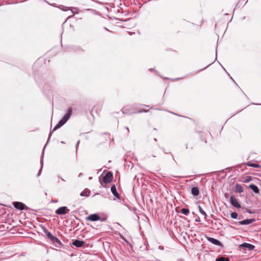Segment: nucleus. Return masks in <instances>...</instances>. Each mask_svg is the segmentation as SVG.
<instances>
[{
  "mask_svg": "<svg viewBox=\"0 0 261 261\" xmlns=\"http://www.w3.org/2000/svg\"><path fill=\"white\" fill-rule=\"evenodd\" d=\"M72 108H69L67 110V113L64 115L62 119L59 121L58 124L55 126V127L53 129V131H55L58 128H60L68 120V119L70 118L72 114Z\"/></svg>",
  "mask_w": 261,
  "mask_h": 261,
  "instance_id": "1",
  "label": "nucleus"
},
{
  "mask_svg": "<svg viewBox=\"0 0 261 261\" xmlns=\"http://www.w3.org/2000/svg\"><path fill=\"white\" fill-rule=\"evenodd\" d=\"M69 210L66 206H61L56 211V213L58 215H65L68 213Z\"/></svg>",
  "mask_w": 261,
  "mask_h": 261,
  "instance_id": "2",
  "label": "nucleus"
},
{
  "mask_svg": "<svg viewBox=\"0 0 261 261\" xmlns=\"http://www.w3.org/2000/svg\"><path fill=\"white\" fill-rule=\"evenodd\" d=\"M46 235L47 236V237L54 243H57L59 245H60L61 243V242L59 240V239H58L57 237H56L55 236H53L50 232H48L47 231L46 232Z\"/></svg>",
  "mask_w": 261,
  "mask_h": 261,
  "instance_id": "3",
  "label": "nucleus"
},
{
  "mask_svg": "<svg viewBox=\"0 0 261 261\" xmlns=\"http://www.w3.org/2000/svg\"><path fill=\"white\" fill-rule=\"evenodd\" d=\"M113 178V174L111 172L107 173L103 178V181L105 183L108 184L110 182Z\"/></svg>",
  "mask_w": 261,
  "mask_h": 261,
  "instance_id": "4",
  "label": "nucleus"
},
{
  "mask_svg": "<svg viewBox=\"0 0 261 261\" xmlns=\"http://www.w3.org/2000/svg\"><path fill=\"white\" fill-rule=\"evenodd\" d=\"M230 202L231 204L234 207L237 208H240L241 205L239 203L237 198L233 196H231L230 197Z\"/></svg>",
  "mask_w": 261,
  "mask_h": 261,
  "instance_id": "5",
  "label": "nucleus"
},
{
  "mask_svg": "<svg viewBox=\"0 0 261 261\" xmlns=\"http://www.w3.org/2000/svg\"><path fill=\"white\" fill-rule=\"evenodd\" d=\"M100 219V217L96 214H91L86 218L87 220L91 221H96Z\"/></svg>",
  "mask_w": 261,
  "mask_h": 261,
  "instance_id": "6",
  "label": "nucleus"
},
{
  "mask_svg": "<svg viewBox=\"0 0 261 261\" xmlns=\"http://www.w3.org/2000/svg\"><path fill=\"white\" fill-rule=\"evenodd\" d=\"M14 206L18 210H23L24 209L25 205L20 202H14L13 203Z\"/></svg>",
  "mask_w": 261,
  "mask_h": 261,
  "instance_id": "7",
  "label": "nucleus"
},
{
  "mask_svg": "<svg viewBox=\"0 0 261 261\" xmlns=\"http://www.w3.org/2000/svg\"><path fill=\"white\" fill-rule=\"evenodd\" d=\"M207 239L210 242L212 243V244H213L214 245H217L219 246H222V243L218 240H216L214 238H211V237H207Z\"/></svg>",
  "mask_w": 261,
  "mask_h": 261,
  "instance_id": "8",
  "label": "nucleus"
},
{
  "mask_svg": "<svg viewBox=\"0 0 261 261\" xmlns=\"http://www.w3.org/2000/svg\"><path fill=\"white\" fill-rule=\"evenodd\" d=\"M254 221L253 219H247L237 222L239 225H248Z\"/></svg>",
  "mask_w": 261,
  "mask_h": 261,
  "instance_id": "9",
  "label": "nucleus"
},
{
  "mask_svg": "<svg viewBox=\"0 0 261 261\" xmlns=\"http://www.w3.org/2000/svg\"><path fill=\"white\" fill-rule=\"evenodd\" d=\"M242 247H245L247 248L248 250L251 251L253 250L255 247L253 245L247 243H244L240 245Z\"/></svg>",
  "mask_w": 261,
  "mask_h": 261,
  "instance_id": "10",
  "label": "nucleus"
},
{
  "mask_svg": "<svg viewBox=\"0 0 261 261\" xmlns=\"http://www.w3.org/2000/svg\"><path fill=\"white\" fill-rule=\"evenodd\" d=\"M84 242L83 241H80L78 240H75L72 243V244L77 247H82L84 245Z\"/></svg>",
  "mask_w": 261,
  "mask_h": 261,
  "instance_id": "11",
  "label": "nucleus"
},
{
  "mask_svg": "<svg viewBox=\"0 0 261 261\" xmlns=\"http://www.w3.org/2000/svg\"><path fill=\"white\" fill-rule=\"evenodd\" d=\"M234 191L241 193L244 191V189L241 185L237 184L234 187Z\"/></svg>",
  "mask_w": 261,
  "mask_h": 261,
  "instance_id": "12",
  "label": "nucleus"
},
{
  "mask_svg": "<svg viewBox=\"0 0 261 261\" xmlns=\"http://www.w3.org/2000/svg\"><path fill=\"white\" fill-rule=\"evenodd\" d=\"M111 191L115 196H116L117 198H119V195L117 193L116 188L114 185L111 187Z\"/></svg>",
  "mask_w": 261,
  "mask_h": 261,
  "instance_id": "13",
  "label": "nucleus"
},
{
  "mask_svg": "<svg viewBox=\"0 0 261 261\" xmlns=\"http://www.w3.org/2000/svg\"><path fill=\"white\" fill-rule=\"evenodd\" d=\"M249 188L251 189L255 193H259V191L258 188V187L254 185V184H251L249 186Z\"/></svg>",
  "mask_w": 261,
  "mask_h": 261,
  "instance_id": "14",
  "label": "nucleus"
},
{
  "mask_svg": "<svg viewBox=\"0 0 261 261\" xmlns=\"http://www.w3.org/2000/svg\"><path fill=\"white\" fill-rule=\"evenodd\" d=\"M191 193L193 194V195L195 196H198L199 194L198 188L196 187L192 188L191 190Z\"/></svg>",
  "mask_w": 261,
  "mask_h": 261,
  "instance_id": "15",
  "label": "nucleus"
},
{
  "mask_svg": "<svg viewBox=\"0 0 261 261\" xmlns=\"http://www.w3.org/2000/svg\"><path fill=\"white\" fill-rule=\"evenodd\" d=\"M71 13H72V15L70 16H69L68 17V18H70V17H71L72 16H73V15H74L75 14H77L79 13V9L76 8H73L71 10Z\"/></svg>",
  "mask_w": 261,
  "mask_h": 261,
  "instance_id": "16",
  "label": "nucleus"
},
{
  "mask_svg": "<svg viewBox=\"0 0 261 261\" xmlns=\"http://www.w3.org/2000/svg\"><path fill=\"white\" fill-rule=\"evenodd\" d=\"M122 112L123 114H130L134 113L133 112L128 111L127 110V109L126 108V107L123 108L122 110Z\"/></svg>",
  "mask_w": 261,
  "mask_h": 261,
  "instance_id": "17",
  "label": "nucleus"
},
{
  "mask_svg": "<svg viewBox=\"0 0 261 261\" xmlns=\"http://www.w3.org/2000/svg\"><path fill=\"white\" fill-rule=\"evenodd\" d=\"M216 261H229V259L228 258H226V257L222 256V257L217 258L216 259Z\"/></svg>",
  "mask_w": 261,
  "mask_h": 261,
  "instance_id": "18",
  "label": "nucleus"
},
{
  "mask_svg": "<svg viewBox=\"0 0 261 261\" xmlns=\"http://www.w3.org/2000/svg\"><path fill=\"white\" fill-rule=\"evenodd\" d=\"M181 213L186 215V216H188L189 214V209H187V208H182L181 209Z\"/></svg>",
  "mask_w": 261,
  "mask_h": 261,
  "instance_id": "19",
  "label": "nucleus"
},
{
  "mask_svg": "<svg viewBox=\"0 0 261 261\" xmlns=\"http://www.w3.org/2000/svg\"><path fill=\"white\" fill-rule=\"evenodd\" d=\"M90 192L86 191H83L81 193L80 195L81 196H88L89 195Z\"/></svg>",
  "mask_w": 261,
  "mask_h": 261,
  "instance_id": "20",
  "label": "nucleus"
},
{
  "mask_svg": "<svg viewBox=\"0 0 261 261\" xmlns=\"http://www.w3.org/2000/svg\"><path fill=\"white\" fill-rule=\"evenodd\" d=\"M199 212L202 215H204L205 217H206L207 216L206 213L202 210V208L200 206H199Z\"/></svg>",
  "mask_w": 261,
  "mask_h": 261,
  "instance_id": "21",
  "label": "nucleus"
},
{
  "mask_svg": "<svg viewBox=\"0 0 261 261\" xmlns=\"http://www.w3.org/2000/svg\"><path fill=\"white\" fill-rule=\"evenodd\" d=\"M230 216L232 219H237L238 217V214L236 212H232L231 213Z\"/></svg>",
  "mask_w": 261,
  "mask_h": 261,
  "instance_id": "22",
  "label": "nucleus"
},
{
  "mask_svg": "<svg viewBox=\"0 0 261 261\" xmlns=\"http://www.w3.org/2000/svg\"><path fill=\"white\" fill-rule=\"evenodd\" d=\"M62 7V10L63 11H67L68 10H69V8L67 7H65V6H61Z\"/></svg>",
  "mask_w": 261,
  "mask_h": 261,
  "instance_id": "23",
  "label": "nucleus"
},
{
  "mask_svg": "<svg viewBox=\"0 0 261 261\" xmlns=\"http://www.w3.org/2000/svg\"><path fill=\"white\" fill-rule=\"evenodd\" d=\"M252 178L250 176H247L245 180V182H248L251 180Z\"/></svg>",
  "mask_w": 261,
  "mask_h": 261,
  "instance_id": "24",
  "label": "nucleus"
},
{
  "mask_svg": "<svg viewBox=\"0 0 261 261\" xmlns=\"http://www.w3.org/2000/svg\"><path fill=\"white\" fill-rule=\"evenodd\" d=\"M42 166H43V161H41V169L39 170V171L38 172V174H37V176H40V175L41 174V169L42 168Z\"/></svg>",
  "mask_w": 261,
  "mask_h": 261,
  "instance_id": "25",
  "label": "nucleus"
},
{
  "mask_svg": "<svg viewBox=\"0 0 261 261\" xmlns=\"http://www.w3.org/2000/svg\"><path fill=\"white\" fill-rule=\"evenodd\" d=\"M250 166L253 167H257V165L256 164H253L250 165Z\"/></svg>",
  "mask_w": 261,
  "mask_h": 261,
  "instance_id": "26",
  "label": "nucleus"
},
{
  "mask_svg": "<svg viewBox=\"0 0 261 261\" xmlns=\"http://www.w3.org/2000/svg\"><path fill=\"white\" fill-rule=\"evenodd\" d=\"M147 111H145V110H144V111H139V112H140V113H141V112H147Z\"/></svg>",
  "mask_w": 261,
  "mask_h": 261,
  "instance_id": "27",
  "label": "nucleus"
},
{
  "mask_svg": "<svg viewBox=\"0 0 261 261\" xmlns=\"http://www.w3.org/2000/svg\"><path fill=\"white\" fill-rule=\"evenodd\" d=\"M144 107H148L149 106H147V105H145Z\"/></svg>",
  "mask_w": 261,
  "mask_h": 261,
  "instance_id": "28",
  "label": "nucleus"
},
{
  "mask_svg": "<svg viewBox=\"0 0 261 261\" xmlns=\"http://www.w3.org/2000/svg\"><path fill=\"white\" fill-rule=\"evenodd\" d=\"M126 129H127V131L128 132V131H129V129H128V127H126Z\"/></svg>",
  "mask_w": 261,
  "mask_h": 261,
  "instance_id": "29",
  "label": "nucleus"
},
{
  "mask_svg": "<svg viewBox=\"0 0 261 261\" xmlns=\"http://www.w3.org/2000/svg\"><path fill=\"white\" fill-rule=\"evenodd\" d=\"M80 141H79L77 143V144H79Z\"/></svg>",
  "mask_w": 261,
  "mask_h": 261,
  "instance_id": "30",
  "label": "nucleus"
}]
</instances>
